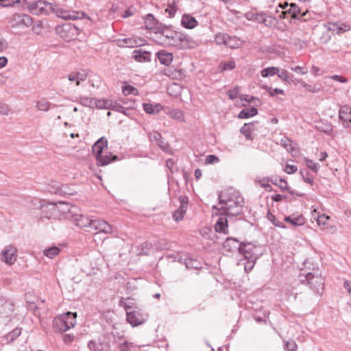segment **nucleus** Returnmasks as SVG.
<instances>
[{
    "label": "nucleus",
    "instance_id": "nucleus-50",
    "mask_svg": "<svg viewBox=\"0 0 351 351\" xmlns=\"http://www.w3.org/2000/svg\"><path fill=\"white\" fill-rule=\"evenodd\" d=\"M26 2V0H23ZM21 0H0V4L2 7H10L12 6L16 3H19Z\"/></svg>",
    "mask_w": 351,
    "mask_h": 351
},
{
    "label": "nucleus",
    "instance_id": "nucleus-55",
    "mask_svg": "<svg viewBox=\"0 0 351 351\" xmlns=\"http://www.w3.org/2000/svg\"><path fill=\"white\" fill-rule=\"evenodd\" d=\"M279 78H280L282 81L288 82L289 81V76L288 73L285 70H280L279 72L277 73Z\"/></svg>",
    "mask_w": 351,
    "mask_h": 351
},
{
    "label": "nucleus",
    "instance_id": "nucleus-59",
    "mask_svg": "<svg viewBox=\"0 0 351 351\" xmlns=\"http://www.w3.org/2000/svg\"><path fill=\"white\" fill-rule=\"evenodd\" d=\"M291 70L296 72V73H299L302 75H304L307 73V70L306 68L304 67H302V66H296L295 67H291Z\"/></svg>",
    "mask_w": 351,
    "mask_h": 351
},
{
    "label": "nucleus",
    "instance_id": "nucleus-19",
    "mask_svg": "<svg viewBox=\"0 0 351 351\" xmlns=\"http://www.w3.org/2000/svg\"><path fill=\"white\" fill-rule=\"evenodd\" d=\"M149 138L152 142H155L162 150L169 149L168 143L165 141L162 135L158 132L154 131L149 134Z\"/></svg>",
    "mask_w": 351,
    "mask_h": 351
},
{
    "label": "nucleus",
    "instance_id": "nucleus-2",
    "mask_svg": "<svg viewBox=\"0 0 351 351\" xmlns=\"http://www.w3.org/2000/svg\"><path fill=\"white\" fill-rule=\"evenodd\" d=\"M244 199L239 193L233 189H228L219 195L218 214L238 216L243 210Z\"/></svg>",
    "mask_w": 351,
    "mask_h": 351
},
{
    "label": "nucleus",
    "instance_id": "nucleus-43",
    "mask_svg": "<svg viewBox=\"0 0 351 351\" xmlns=\"http://www.w3.org/2000/svg\"><path fill=\"white\" fill-rule=\"evenodd\" d=\"M101 158H102L103 160L104 161V162H106V163L104 165H98L99 166H106V165H108L109 163H110L112 160H116L117 159V156H115V155L112 156V154L110 152L103 153V154L101 155Z\"/></svg>",
    "mask_w": 351,
    "mask_h": 351
},
{
    "label": "nucleus",
    "instance_id": "nucleus-31",
    "mask_svg": "<svg viewBox=\"0 0 351 351\" xmlns=\"http://www.w3.org/2000/svg\"><path fill=\"white\" fill-rule=\"evenodd\" d=\"M0 314L8 316V314L13 311V306L7 301H0Z\"/></svg>",
    "mask_w": 351,
    "mask_h": 351
},
{
    "label": "nucleus",
    "instance_id": "nucleus-63",
    "mask_svg": "<svg viewBox=\"0 0 351 351\" xmlns=\"http://www.w3.org/2000/svg\"><path fill=\"white\" fill-rule=\"evenodd\" d=\"M74 335L71 334H65L63 336V341L65 343H70L73 341Z\"/></svg>",
    "mask_w": 351,
    "mask_h": 351
},
{
    "label": "nucleus",
    "instance_id": "nucleus-33",
    "mask_svg": "<svg viewBox=\"0 0 351 351\" xmlns=\"http://www.w3.org/2000/svg\"><path fill=\"white\" fill-rule=\"evenodd\" d=\"M21 334V330L19 328H16L5 336V339L7 343L14 341Z\"/></svg>",
    "mask_w": 351,
    "mask_h": 351
},
{
    "label": "nucleus",
    "instance_id": "nucleus-44",
    "mask_svg": "<svg viewBox=\"0 0 351 351\" xmlns=\"http://www.w3.org/2000/svg\"><path fill=\"white\" fill-rule=\"evenodd\" d=\"M219 66L220 71L222 72L234 69L236 66V64L234 61L230 60L228 62H221Z\"/></svg>",
    "mask_w": 351,
    "mask_h": 351
},
{
    "label": "nucleus",
    "instance_id": "nucleus-14",
    "mask_svg": "<svg viewBox=\"0 0 351 351\" xmlns=\"http://www.w3.org/2000/svg\"><path fill=\"white\" fill-rule=\"evenodd\" d=\"M180 205L179 208L173 213V219L176 221H179L183 219L188 207V199L186 197H181L180 198Z\"/></svg>",
    "mask_w": 351,
    "mask_h": 351
},
{
    "label": "nucleus",
    "instance_id": "nucleus-5",
    "mask_svg": "<svg viewBox=\"0 0 351 351\" xmlns=\"http://www.w3.org/2000/svg\"><path fill=\"white\" fill-rule=\"evenodd\" d=\"M76 210V207H72L71 209L69 210L67 217L73 220L77 226L84 228L86 231H88L93 219H90L86 215L75 213Z\"/></svg>",
    "mask_w": 351,
    "mask_h": 351
},
{
    "label": "nucleus",
    "instance_id": "nucleus-9",
    "mask_svg": "<svg viewBox=\"0 0 351 351\" xmlns=\"http://www.w3.org/2000/svg\"><path fill=\"white\" fill-rule=\"evenodd\" d=\"M108 145V140L106 137L102 136L97 142H95L92 146V152L93 155L95 156L97 165H104V162L101 158L103 154V150L106 148Z\"/></svg>",
    "mask_w": 351,
    "mask_h": 351
},
{
    "label": "nucleus",
    "instance_id": "nucleus-4",
    "mask_svg": "<svg viewBox=\"0 0 351 351\" xmlns=\"http://www.w3.org/2000/svg\"><path fill=\"white\" fill-rule=\"evenodd\" d=\"M131 306L125 305V309L127 313V321L132 326H137L143 324L147 319L148 315L142 313L139 310L130 311Z\"/></svg>",
    "mask_w": 351,
    "mask_h": 351
},
{
    "label": "nucleus",
    "instance_id": "nucleus-57",
    "mask_svg": "<svg viewBox=\"0 0 351 351\" xmlns=\"http://www.w3.org/2000/svg\"><path fill=\"white\" fill-rule=\"evenodd\" d=\"M219 158L215 156V155H208L206 156V164H213L216 162H219Z\"/></svg>",
    "mask_w": 351,
    "mask_h": 351
},
{
    "label": "nucleus",
    "instance_id": "nucleus-16",
    "mask_svg": "<svg viewBox=\"0 0 351 351\" xmlns=\"http://www.w3.org/2000/svg\"><path fill=\"white\" fill-rule=\"evenodd\" d=\"M88 77V73L85 70L81 71H73L68 75V80L71 82H75L76 86H79L81 82H84Z\"/></svg>",
    "mask_w": 351,
    "mask_h": 351
},
{
    "label": "nucleus",
    "instance_id": "nucleus-20",
    "mask_svg": "<svg viewBox=\"0 0 351 351\" xmlns=\"http://www.w3.org/2000/svg\"><path fill=\"white\" fill-rule=\"evenodd\" d=\"M241 246V243H240L239 241L232 238H227L223 245L224 250L228 252H234L237 250L239 251Z\"/></svg>",
    "mask_w": 351,
    "mask_h": 351
},
{
    "label": "nucleus",
    "instance_id": "nucleus-18",
    "mask_svg": "<svg viewBox=\"0 0 351 351\" xmlns=\"http://www.w3.org/2000/svg\"><path fill=\"white\" fill-rule=\"evenodd\" d=\"M328 30L336 34H341L350 30V25L343 23H329L326 25Z\"/></svg>",
    "mask_w": 351,
    "mask_h": 351
},
{
    "label": "nucleus",
    "instance_id": "nucleus-25",
    "mask_svg": "<svg viewBox=\"0 0 351 351\" xmlns=\"http://www.w3.org/2000/svg\"><path fill=\"white\" fill-rule=\"evenodd\" d=\"M215 229L217 232L226 234L228 232V220L226 217H219L217 221Z\"/></svg>",
    "mask_w": 351,
    "mask_h": 351
},
{
    "label": "nucleus",
    "instance_id": "nucleus-62",
    "mask_svg": "<svg viewBox=\"0 0 351 351\" xmlns=\"http://www.w3.org/2000/svg\"><path fill=\"white\" fill-rule=\"evenodd\" d=\"M42 25H43V23H42V22H41V21H37V22H36V23H34V25H33V27H32V30H33L34 32H36V33L38 34V33H39V32L40 31L41 28H42Z\"/></svg>",
    "mask_w": 351,
    "mask_h": 351
},
{
    "label": "nucleus",
    "instance_id": "nucleus-35",
    "mask_svg": "<svg viewBox=\"0 0 351 351\" xmlns=\"http://www.w3.org/2000/svg\"><path fill=\"white\" fill-rule=\"evenodd\" d=\"M60 252V250L56 246L43 250L44 255L48 257L49 258H54L55 256L58 255Z\"/></svg>",
    "mask_w": 351,
    "mask_h": 351
},
{
    "label": "nucleus",
    "instance_id": "nucleus-10",
    "mask_svg": "<svg viewBox=\"0 0 351 351\" xmlns=\"http://www.w3.org/2000/svg\"><path fill=\"white\" fill-rule=\"evenodd\" d=\"M305 279L306 282L316 292L318 293L319 290L323 289L324 285V279L318 273H308L305 276Z\"/></svg>",
    "mask_w": 351,
    "mask_h": 351
},
{
    "label": "nucleus",
    "instance_id": "nucleus-45",
    "mask_svg": "<svg viewBox=\"0 0 351 351\" xmlns=\"http://www.w3.org/2000/svg\"><path fill=\"white\" fill-rule=\"evenodd\" d=\"M306 165L308 169H310L311 171H313L315 173H317L320 166L318 163L313 162L312 160L308 158L304 159Z\"/></svg>",
    "mask_w": 351,
    "mask_h": 351
},
{
    "label": "nucleus",
    "instance_id": "nucleus-12",
    "mask_svg": "<svg viewBox=\"0 0 351 351\" xmlns=\"http://www.w3.org/2000/svg\"><path fill=\"white\" fill-rule=\"evenodd\" d=\"M16 250L12 246H7L2 252L1 260L5 263L11 265L16 261Z\"/></svg>",
    "mask_w": 351,
    "mask_h": 351
},
{
    "label": "nucleus",
    "instance_id": "nucleus-38",
    "mask_svg": "<svg viewBox=\"0 0 351 351\" xmlns=\"http://www.w3.org/2000/svg\"><path fill=\"white\" fill-rule=\"evenodd\" d=\"M279 72V68L275 66H270L263 69L261 72V76L267 77L269 76H273Z\"/></svg>",
    "mask_w": 351,
    "mask_h": 351
},
{
    "label": "nucleus",
    "instance_id": "nucleus-30",
    "mask_svg": "<svg viewBox=\"0 0 351 351\" xmlns=\"http://www.w3.org/2000/svg\"><path fill=\"white\" fill-rule=\"evenodd\" d=\"M51 103L45 98H41L38 100L36 104V108L39 111L47 112L51 108Z\"/></svg>",
    "mask_w": 351,
    "mask_h": 351
},
{
    "label": "nucleus",
    "instance_id": "nucleus-49",
    "mask_svg": "<svg viewBox=\"0 0 351 351\" xmlns=\"http://www.w3.org/2000/svg\"><path fill=\"white\" fill-rule=\"evenodd\" d=\"M108 109H111V110H112L114 111H117V112H123V110H124V107H123L119 104L110 100V103H109Z\"/></svg>",
    "mask_w": 351,
    "mask_h": 351
},
{
    "label": "nucleus",
    "instance_id": "nucleus-32",
    "mask_svg": "<svg viewBox=\"0 0 351 351\" xmlns=\"http://www.w3.org/2000/svg\"><path fill=\"white\" fill-rule=\"evenodd\" d=\"M289 12L290 14H291L292 17L296 19L300 18V16H304L307 14V11L303 12L302 13L301 10L299 8V7L295 4L291 3L290 5V8L289 10Z\"/></svg>",
    "mask_w": 351,
    "mask_h": 351
},
{
    "label": "nucleus",
    "instance_id": "nucleus-64",
    "mask_svg": "<svg viewBox=\"0 0 351 351\" xmlns=\"http://www.w3.org/2000/svg\"><path fill=\"white\" fill-rule=\"evenodd\" d=\"M328 219H329L328 217H326L324 215H322L318 217L317 221L319 225H321V224L324 225L326 223V221L328 220Z\"/></svg>",
    "mask_w": 351,
    "mask_h": 351
},
{
    "label": "nucleus",
    "instance_id": "nucleus-60",
    "mask_svg": "<svg viewBox=\"0 0 351 351\" xmlns=\"http://www.w3.org/2000/svg\"><path fill=\"white\" fill-rule=\"evenodd\" d=\"M330 78L341 83H346L348 82V80L341 75H332Z\"/></svg>",
    "mask_w": 351,
    "mask_h": 351
},
{
    "label": "nucleus",
    "instance_id": "nucleus-26",
    "mask_svg": "<svg viewBox=\"0 0 351 351\" xmlns=\"http://www.w3.org/2000/svg\"><path fill=\"white\" fill-rule=\"evenodd\" d=\"M215 42L216 44H228L230 43H236V37L231 38L224 33L217 34L215 36Z\"/></svg>",
    "mask_w": 351,
    "mask_h": 351
},
{
    "label": "nucleus",
    "instance_id": "nucleus-40",
    "mask_svg": "<svg viewBox=\"0 0 351 351\" xmlns=\"http://www.w3.org/2000/svg\"><path fill=\"white\" fill-rule=\"evenodd\" d=\"M185 265L188 269H197L201 268V263L198 261L191 258L185 260Z\"/></svg>",
    "mask_w": 351,
    "mask_h": 351
},
{
    "label": "nucleus",
    "instance_id": "nucleus-7",
    "mask_svg": "<svg viewBox=\"0 0 351 351\" xmlns=\"http://www.w3.org/2000/svg\"><path fill=\"white\" fill-rule=\"evenodd\" d=\"M56 33L65 41H71L78 32L76 26L71 23L59 25L56 29Z\"/></svg>",
    "mask_w": 351,
    "mask_h": 351
},
{
    "label": "nucleus",
    "instance_id": "nucleus-28",
    "mask_svg": "<svg viewBox=\"0 0 351 351\" xmlns=\"http://www.w3.org/2000/svg\"><path fill=\"white\" fill-rule=\"evenodd\" d=\"M284 220L286 222L290 223L291 225H293L294 226H302L304 223V218L302 215H299L297 217H294V216L285 217Z\"/></svg>",
    "mask_w": 351,
    "mask_h": 351
},
{
    "label": "nucleus",
    "instance_id": "nucleus-54",
    "mask_svg": "<svg viewBox=\"0 0 351 351\" xmlns=\"http://www.w3.org/2000/svg\"><path fill=\"white\" fill-rule=\"evenodd\" d=\"M267 89L271 96H274L276 94L284 95V93H285V92L282 89L278 88H271L270 87L269 88L267 87Z\"/></svg>",
    "mask_w": 351,
    "mask_h": 351
},
{
    "label": "nucleus",
    "instance_id": "nucleus-37",
    "mask_svg": "<svg viewBox=\"0 0 351 351\" xmlns=\"http://www.w3.org/2000/svg\"><path fill=\"white\" fill-rule=\"evenodd\" d=\"M110 99H99L94 98L93 107L99 109H108Z\"/></svg>",
    "mask_w": 351,
    "mask_h": 351
},
{
    "label": "nucleus",
    "instance_id": "nucleus-42",
    "mask_svg": "<svg viewBox=\"0 0 351 351\" xmlns=\"http://www.w3.org/2000/svg\"><path fill=\"white\" fill-rule=\"evenodd\" d=\"M267 218L276 227H279V228H285V226L284 225L283 222L278 221L276 218V217L269 211L267 213Z\"/></svg>",
    "mask_w": 351,
    "mask_h": 351
},
{
    "label": "nucleus",
    "instance_id": "nucleus-17",
    "mask_svg": "<svg viewBox=\"0 0 351 351\" xmlns=\"http://www.w3.org/2000/svg\"><path fill=\"white\" fill-rule=\"evenodd\" d=\"M280 145L286 149L293 156H297L299 153V149L296 147V144L289 138L285 137L280 140Z\"/></svg>",
    "mask_w": 351,
    "mask_h": 351
},
{
    "label": "nucleus",
    "instance_id": "nucleus-47",
    "mask_svg": "<svg viewBox=\"0 0 351 351\" xmlns=\"http://www.w3.org/2000/svg\"><path fill=\"white\" fill-rule=\"evenodd\" d=\"M122 92L124 95H128L130 94H133L134 95H138V90L130 86V85H126L122 88Z\"/></svg>",
    "mask_w": 351,
    "mask_h": 351
},
{
    "label": "nucleus",
    "instance_id": "nucleus-34",
    "mask_svg": "<svg viewBox=\"0 0 351 351\" xmlns=\"http://www.w3.org/2000/svg\"><path fill=\"white\" fill-rule=\"evenodd\" d=\"M145 24L147 29H154L156 27L157 21L152 14H147L145 17Z\"/></svg>",
    "mask_w": 351,
    "mask_h": 351
},
{
    "label": "nucleus",
    "instance_id": "nucleus-58",
    "mask_svg": "<svg viewBox=\"0 0 351 351\" xmlns=\"http://www.w3.org/2000/svg\"><path fill=\"white\" fill-rule=\"evenodd\" d=\"M165 12H168L170 16H173L176 12L175 3H173L172 5H169L168 8H166Z\"/></svg>",
    "mask_w": 351,
    "mask_h": 351
},
{
    "label": "nucleus",
    "instance_id": "nucleus-23",
    "mask_svg": "<svg viewBox=\"0 0 351 351\" xmlns=\"http://www.w3.org/2000/svg\"><path fill=\"white\" fill-rule=\"evenodd\" d=\"M157 56L162 64L169 66L173 60V55L171 53L166 52L163 50L157 53Z\"/></svg>",
    "mask_w": 351,
    "mask_h": 351
},
{
    "label": "nucleus",
    "instance_id": "nucleus-1",
    "mask_svg": "<svg viewBox=\"0 0 351 351\" xmlns=\"http://www.w3.org/2000/svg\"><path fill=\"white\" fill-rule=\"evenodd\" d=\"M27 8L31 13L36 15H49L51 13H55L58 17L64 20L82 19L86 17L88 21H90V17L86 16L83 12L64 10L43 0L29 2Z\"/></svg>",
    "mask_w": 351,
    "mask_h": 351
},
{
    "label": "nucleus",
    "instance_id": "nucleus-3",
    "mask_svg": "<svg viewBox=\"0 0 351 351\" xmlns=\"http://www.w3.org/2000/svg\"><path fill=\"white\" fill-rule=\"evenodd\" d=\"M76 317V313L67 312L55 317L53 322V326L60 332H66L75 326Z\"/></svg>",
    "mask_w": 351,
    "mask_h": 351
},
{
    "label": "nucleus",
    "instance_id": "nucleus-41",
    "mask_svg": "<svg viewBox=\"0 0 351 351\" xmlns=\"http://www.w3.org/2000/svg\"><path fill=\"white\" fill-rule=\"evenodd\" d=\"M256 261V260H252L251 258L243 259L240 261L239 264L243 265L245 271L249 272L253 269Z\"/></svg>",
    "mask_w": 351,
    "mask_h": 351
},
{
    "label": "nucleus",
    "instance_id": "nucleus-24",
    "mask_svg": "<svg viewBox=\"0 0 351 351\" xmlns=\"http://www.w3.org/2000/svg\"><path fill=\"white\" fill-rule=\"evenodd\" d=\"M143 110L149 114H155L160 112L163 109V106L160 104L153 105L150 103L143 104Z\"/></svg>",
    "mask_w": 351,
    "mask_h": 351
},
{
    "label": "nucleus",
    "instance_id": "nucleus-22",
    "mask_svg": "<svg viewBox=\"0 0 351 351\" xmlns=\"http://www.w3.org/2000/svg\"><path fill=\"white\" fill-rule=\"evenodd\" d=\"M181 23L187 29H193L197 26V21L193 16L189 14H184L182 17Z\"/></svg>",
    "mask_w": 351,
    "mask_h": 351
},
{
    "label": "nucleus",
    "instance_id": "nucleus-46",
    "mask_svg": "<svg viewBox=\"0 0 351 351\" xmlns=\"http://www.w3.org/2000/svg\"><path fill=\"white\" fill-rule=\"evenodd\" d=\"M135 347L132 343L125 341L119 346L118 351H134Z\"/></svg>",
    "mask_w": 351,
    "mask_h": 351
},
{
    "label": "nucleus",
    "instance_id": "nucleus-52",
    "mask_svg": "<svg viewBox=\"0 0 351 351\" xmlns=\"http://www.w3.org/2000/svg\"><path fill=\"white\" fill-rule=\"evenodd\" d=\"M300 173L302 176V178L304 180V181L306 183H308L310 184H313V176L308 173V172H306V173L304 174L303 173L302 171H300Z\"/></svg>",
    "mask_w": 351,
    "mask_h": 351
},
{
    "label": "nucleus",
    "instance_id": "nucleus-36",
    "mask_svg": "<svg viewBox=\"0 0 351 351\" xmlns=\"http://www.w3.org/2000/svg\"><path fill=\"white\" fill-rule=\"evenodd\" d=\"M167 114L171 118H172L173 119H176L180 121H184V114L182 113V112L181 110H180L178 109L171 110L169 111V112Z\"/></svg>",
    "mask_w": 351,
    "mask_h": 351
},
{
    "label": "nucleus",
    "instance_id": "nucleus-29",
    "mask_svg": "<svg viewBox=\"0 0 351 351\" xmlns=\"http://www.w3.org/2000/svg\"><path fill=\"white\" fill-rule=\"evenodd\" d=\"M258 110L254 107L243 109L238 114L239 119H247L257 114Z\"/></svg>",
    "mask_w": 351,
    "mask_h": 351
},
{
    "label": "nucleus",
    "instance_id": "nucleus-8",
    "mask_svg": "<svg viewBox=\"0 0 351 351\" xmlns=\"http://www.w3.org/2000/svg\"><path fill=\"white\" fill-rule=\"evenodd\" d=\"M32 17L26 14H14L10 20V25L12 28H24L32 25Z\"/></svg>",
    "mask_w": 351,
    "mask_h": 351
},
{
    "label": "nucleus",
    "instance_id": "nucleus-48",
    "mask_svg": "<svg viewBox=\"0 0 351 351\" xmlns=\"http://www.w3.org/2000/svg\"><path fill=\"white\" fill-rule=\"evenodd\" d=\"M94 98L81 97L80 104L84 106L93 108Z\"/></svg>",
    "mask_w": 351,
    "mask_h": 351
},
{
    "label": "nucleus",
    "instance_id": "nucleus-61",
    "mask_svg": "<svg viewBox=\"0 0 351 351\" xmlns=\"http://www.w3.org/2000/svg\"><path fill=\"white\" fill-rule=\"evenodd\" d=\"M119 41H123L124 43H137L138 41H143L140 38H123L119 39Z\"/></svg>",
    "mask_w": 351,
    "mask_h": 351
},
{
    "label": "nucleus",
    "instance_id": "nucleus-13",
    "mask_svg": "<svg viewBox=\"0 0 351 351\" xmlns=\"http://www.w3.org/2000/svg\"><path fill=\"white\" fill-rule=\"evenodd\" d=\"M88 348L90 351H109L110 345L108 341H106L105 337L103 339H99L97 342L95 340H90L88 343Z\"/></svg>",
    "mask_w": 351,
    "mask_h": 351
},
{
    "label": "nucleus",
    "instance_id": "nucleus-51",
    "mask_svg": "<svg viewBox=\"0 0 351 351\" xmlns=\"http://www.w3.org/2000/svg\"><path fill=\"white\" fill-rule=\"evenodd\" d=\"M302 85L304 88H305L308 91L311 93H315L319 92L320 90V88L317 86H311L304 82L302 83Z\"/></svg>",
    "mask_w": 351,
    "mask_h": 351
},
{
    "label": "nucleus",
    "instance_id": "nucleus-15",
    "mask_svg": "<svg viewBox=\"0 0 351 351\" xmlns=\"http://www.w3.org/2000/svg\"><path fill=\"white\" fill-rule=\"evenodd\" d=\"M351 108L347 106H342L339 111V118L345 128H349L351 124Z\"/></svg>",
    "mask_w": 351,
    "mask_h": 351
},
{
    "label": "nucleus",
    "instance_id": "nucleus-6",
    "mask_svg": "<svg viewBox=\"0 0 351 351\" xmlns=\"http://www.w3.org/2000/svg\"><path fill=\"white\" fill-rule=\"evenodd\" d=\"M239 253L243 255L244 259L257 260L261 255V247L252 243H242Z\"/></svg>",
    "mask_w": 351,
    "mask_h": 351
},
{
    "label": "nucleus",
    "instance_id": "nucleus-27",
    "mask_svg": "<svg viewBox=\"0 0 351 351\" xmlns=\"http://www.w3.org/2000/svg\"><path fill=\"white\" fill-rule=\"evenodd\" d=\"M254 129V124L253 123H245L241 128L240 132L248 140H252L253 136L252 132Z\"/></svg>",
    "mask_w": 351,
    "mask_h": 351
},
{
    "label": "nucleus",
    "instance_id": "nucleus-39",
    "mask_svg": "<svg viewBox=\"0 0 351 351\" xmlns=\"http://www.w3.org/2000/svg\"><path fill=\"white\" fill-rule=\"evenodd\" d=\"M246 17L248 20L257 21L260 23H264L265 22V19L264 16L261 14L257 13H247L246 14Z\"/></svg>",
    "mask_w": 351,
    "mask_h": 351
},
{
    "label": "nucleus",
    "instance_id": "nucleus-21",
    "mask_svg": "<svg viewBox=\"0 0 351 351\" xmlns=\"http://www.w3.org/2000/svg\"><path fill=\"white\" fill-rule=\"evenodd\" d=\"M134 59L139 62H147L151 61V53L147 51L135 50L133 52Z\"/></svg>",
    "mask_w": 351,
    "mask_h": 351
},
{
    "label": "nucleus",
    "instance_id": "nucleus-56",
    "mask_svg": "<svg viewBox=\"0 0 351 351\" xmlns=\"http://www.w3.org/2000/svg\"><path fill=\"white\" fill-rule=\"evenodd\" d=\"M285 348L289 351H295L297 349V344L294 341H286Z\"/></svg>",
    "mask_w": 351,
    "mask_h": 351
},
{
    "label": "nucleus",
    "instance_id": "nucleus-11",
    "mask_svg": "<svg viewBox=\"0 0 351 351\" xmlns=\"http://www.w3.org/2000/svg\"><path fill=\"white\" fill-rule=\"evenodd\" d=\"M95 231L96 233L101 232L110 234L112 232L111 226L104 220L92 219L88 232Z\"/></svg>",
    "mask_w": 351,
    "mask_h": 351
},
{
    "label": "nucleus",
    "instance_id": "nucleus-53",
    "mask_svg": "<svg viewBox=\"0 0 351 351\" xmlns=\"http://www.w3.org/2000/svg\"><path fill=\"white\" fill-rule=\"evenodd\" d=\"M284 171L288 174H292L298 171V167L293 165H286Z\"/></svg>",
    "mask_w": 351,
    "mask_h": 351
}]
</instances>
